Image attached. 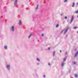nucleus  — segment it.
I'll return each mask as SVG.
<instances>
[{
	"label": "nucleus",
	"instance_id": "17",
	"mask_svg": "<svg viewBox=\"0 0 78 78\" xmlns=\"http://www.w3.org/2000/svg\"><path fill=\"white\" fill-rule=\"evenodd\" d=\"M74 76L75 77H77V76H78V75H77V74H75L74 75Z\"/></svg>",
	"mask_w": 78,
	"mask_h": 78
},
{
	"label": "nucleus",
	"instance_id": "26",
	"mask_svg": "<svg viewBox=\"0 0 78 78\" xmlns=\"http://www.w3.org/2000/svg\"><path fill=\"white\" fill-rule=\"evenodd\" d=\"M48 66H50V63H48Z\"/></svg>",
	"mask_w": 78,
	"mask_h": 78
},
{
	"label": "nucleus",
	"instance_id": "11",
	"mask_svg": "<svg viewBox=\"0 0 78 78\" xmlns=\"http://www.w3.org/2000/svg\"><path fill=\"white\" fill-rule=\"evenodd\" d=\"M72 7H74L75 6V3L74 2H73V5L72 6Z\"/></svg>",
	"mask_w": 78,
	"mask_h": 78
},
{
	"label": "nucleus",
	"instance_id": "10",
	"mask_svg": "<svg viewBox=\"0 0 78 78\" xmlns=\"http://www.w3.org/2000/svg\"><path fill=\"white\" fill-rule=\"evenodd\" d=\"M64 62H62V63H61V66H62V67H63V66H64Z\"/></svg>",
	"mask_w": 78,
	"mask_h": 78
},
{
	"label": "nucleus",
	"instance_id": "9",
	"mask_svg": "<svg viewBox=\"0 0 78 78\" xmlns=\"http://www.w3.org/2000/svg\"><path fill=\"white\" fill-rule=\"evenodd\" d=\"M67 59V57H65L64 59H63V61L64 62V61H66V60Z\"/></svg>",
	"mask_w": 78,
	"mask_h": 78
},
{
	"label": "nucleus",
	"instance_id": "1",
	"mask_svg": "<svg viewBox=\"0 0 78 78\" xmlns=\"http://www.w3.org/2000/svg\"><path fill=\"white\" fill-rule=\"evenodd\" d=\"M74 19V16H73L71 18V21L70 23V24H71V23H72V22H73V20Z\"/></svg>",
	"mask_w": 78,
	"mask_h": 78
},
{
	"label": "nucleus",
	"instance_id": "18",
	"mask_svg": "<svg viewBox=\"0 0 78 78\" xmlns=\"http://www.w3.org/2000/svg\"><path fill=\"white\" fill-rule=\"evenodd\" d=\"M77 28V27H76L73 28V29H76Z\"/></svg>",
	"mask_w": 78,
	"mask_h": 78
},
{
	"label": "nucleus",
	"instance_id": "21",
	"mask_svg": "<svg viewBox=\"0 0 78 78\" xmlns=\"http://www.w3.org/2000/svg\"><path fill=\"white\" fill-rule=\"evenodd\" d=\"M67 0H65L64 1V2H67Z\"/></svg>",
	"mask_w": 78,
	"mask_h": 78
},
{
	"label": "nucleus",
	"instance_id": "8",
	"mask_svg": "<svg viewBox=\"0 0 78 78\" xmlns=\"http://www.w3.org/2000/svg\"><path fill=\"white\" fill-rule=\"evenodd\" d=\"M32 35H33V34H32V33H31V34L29 36V37H28V38L29 39H30V37H31L32 36Z\"/></svg>",
	"mask_w": 78,
	"mask_h": 78
},
{
	"label": "nucleus",
	"instance_id": "12",
	"mask_svg": "<svg viewBox=\"0 0 78 78\" xmlns=\"http://www.w3.org/2000/svg\"><path fill=\"white\" fill-rule=\"evenodd\" d=\"M55 53H56V51H54L53 53V56H55Z\"/></svg>",
	"mask_w": 78,
	"mask_h": 78
},
{
	"label": "nucleus",
	"instance_id": "2",
	"mask_svg": "<svg viewBox=\"0 0 78 78\" xmlns=\"http://www.w3.org/2000/svg\"><path fill=\"white\" fill-rule=\"evenodd\" d=\"M11 28L12 31H14L15 30V28H14V26H12Z\"/></svg>",
	"mask_w": 78,
	"mask_h": 78
},
{
	"label": "nucleus",
	"instance_id": "31",
	"mask_svg": "<svg viewBox=\"0 0 78 78\" xmlns=\"http://www.w3.org/2000/svg\"><path fill=\"white\" fill-rule=\"evenodd\" d=\"M76 5H78V3H76Z\"/></svg>",
	"mask_w": 78,
	"mask_h": 78
},
{
	"label": "nucleus",
	"instance_id": "7",
	"mask_svg": "<svg viewBox=\"0 0 78 78\" xmlns=\"http://www.w3.org/2000/svg\"><path fill=\"white\" fill-rule=\"evenodd\" d=\"M19 24V25H22V21L21 20H20Z\"/></svg>",
	"mask_w": 78,
	"mask_h": 78
},
{
	"label": "nucleus",
	"instance_id": "6",
	"mask_svg": "<svg viewBox=\"0 0 78 78\" xmlns=\"http://www.w3.org/2000/svg\"><path fill=\"white\" fill-rule=\"evenodd\" d=\"M78 55V51H77V52H76L75 54V55L74 56V57H77V55Z\"/></svg>",
	"mask_w": 78,
	"mask_h": 78
},
{
	"label": "nucleus",
	"instance_id": "4",
	"mask_svg": "<svg viewBox=\"0 0 78 78\" xmlns=\"http://www.w3.org/2000/svg\"><path fill=\"white\" fill-rule=\"evenodd\" d=\"M17 0H15L14 3V6H16V5H17Z\"/></svg>",
	"mask_w": 78,
	"mask_h": 78
},
{
	"label": "nucleus",
	"instance_id": "30",
	"mask_svg": "<svg viewBox=\"0 0 78 78\" xmlns=\"http://www.w3.org/2000/svg\"><path fill=\"white\" fill-rule=\"evenodd\" d=\"M37 65H39V63H37Z\"/></svg>",
	"mask_w": 78,
	"mask_h": 78
},
{
	"label": "nucleus",
	"instance_id": "3",
	"mask_svg": "<svg viewBox=\"0 0 78 78\" xmlns=\"http://www.w3.org/2000/svg\"><path fill=\"white\" fill-rule=\"evenodd\" d=\"M6 67L8 70H10V65H7Z\"/></svg>",
	"mask_w": 78,
	"mask_h": 78
},
{
	"label": "nucleus",
	"instance_id": "29",
	"mask_svg": "<svg viewBox=\"0 0 78 78\" xmlns=\"http://www.w3.org/2000/svg\"><path fill=\"white\" fill-rule=\"evenodd\" d=\"M60 53H61L62 52V51H61V50H60Z\"/></svg>",
	"mask_w": 78,
	"mask_h": 78
},
{
	"label": "nucleus",
	"instance_id": "14",
	"mask_svg": "<svg viewBox=\"0 0 78 78\" xmlns=\"http://www.w3.org/2000/svg\"><path fill=\"white\" fill-rule=\"evenodd\" d=\"M38 7H39V5H37V7L36 9H38Z\"/></svg>",
	"mask_w": 78,
	"mask_h": 78
},
{
	"label": "nucleus",
	"instance_id": "13",
	"mask_svg": "<svg viewBox=\"0 0 78 78\" xmlns=\"http://www.w3.org/2000/svg\"><path fill=\"white\" fill-rule=\"evenodd\" d=\"M4 48L6 49V50H7V46H4Z\"/></svg>",
	"mask_w": 78,
	"mask_h": 78
},
{
	"label": "nucleus",
	"instance_id": "35",
	"mask_svg": "<svg viewBox=\"0 0 78 78\" xmlns=\"http://www.w3.org/2000/svg\"><path fill=\"white\" fill-rule=\"evenodd\" d=\"M38 41H39V40H38Z\"/></svg>",
	"mask_w": 78,
	"mask_h": 78
},
{
	"label": "nucleus",
	"instance_id": "25",
	"mask_svg": "<svg viewBox=\"0 0 78 78\" xmlns=\"http://www.w3.org/2000/svg\"><path fill=\"white\" fill-rule=\"evenodd\" d=\"M64 30H63L61 32V33L63 32V31H64Z\"/></svg>",
	"mask_w": 78,
	"mask_h": 78
},
{
	"label": "nucleus",
	"instance_id": "20",
	"mask_svg": "<svg viewBox=\"0 0 78 78\" xmlns=\"http://www.w3.org/2000/svg\"><path fill=\"white\" fill-rule=\"evenodd\" d=\"M65 19H67V16H65Z\"/></svg>",
	"mask_w": 78,
	"mask_h": 78
},
{
	"label": "nucleus",
	"instance_id": "19",
	"mask_svg": "<svg viewBox=\"0 0 78 78\" xmlns=\"http://www.w3.org/2000/svg\"><path fill=\"white\" fill-rule=\"evenodd\" d=\"M75 13H78V10L76 11L75 12Z\"/></svg>",
	"mask_w": 78,
	"mask_h": 78
},
{
	"label": "nucleus",
	"instance_id": "16",
	"mask_svg": "<svg viewBox=\"0 0 78 78\" xmlns=\"http://www.w3.org/2000/svg\"><path fill=\"white\" fill-rule=\"evenodd\" d=\"M37 61H40V60H39V59L38 58H37Z\"/></svg>",
	"mask_w": 78,
	"mask_h": 78
},
{
	"label": "nucleus",
	"instance_id": "34",
	"mask_svg": "<svg viewBox=\"0 0 78 78\" xmlns=\"http://www.w3.org/2000/svg\"><path fill=\"white\" fill-rule=\"evenodd\" d=\"M77 33H78V31H77Z\"/></svg>",
	"mask_w": 78,
	"mask_h": 78
},
{
	"label": "nucleus",
	"instance_id": "33",
	"mask_svg": "<svg viewBox=\"0 0 78 78\" xmlns=\"http://www.w3.org/2000/svg\"><path fill=\"white\" fill-rule=\"evenodd\" d=\"M1 17H2H2H3V16H1Z\"/></svg>",
	"mask_w": 78,
	"mask_h": 78
},
{
	"label": "nucleus",
	"instance_id": "22",
	"mask_svg": "<svg viewBox=\"0 0 78 78\" xmlns=\"http://www.w3.org/2000/svg\"><path fill=\"white\" fill-rule=\"evenodd\" d=\"M67 52H66L65 54V55H67Z\"/></svg>",
	"mask_w": 78,
	"mask_h": 78
},
{
	"label": "nucleus",
	"instance_id": "23",
	"mask_svg": "<svg viewBox=\"0 0 78 78\" xmlns=\"http://www.w3.org/2000/svg\"><path fill=\"white\" fill-rule=\"evenodd\" d=\"M48 50H50V48H48Z\"/></svg>",
	"mask_w": 78,
	"mask_h": 78
},
{
	"label": "nucleus",
	"instance_id": "32",
	"mask_svg": "<svg viewBox=\"0 0 78 78\" xmlns=\"http://www.w3.org/2000/svg\"><path fill=\"white\" fill-rule=\"evenodd\" d=\"M63 15V14H61V16H62Z\"/></svg>",
	"mask_w": 78,
	"mask_h": 78
},
{
	"label": "nucleus",
	"instance_id": "27",
	"mask_svg": "<svg viewBox=\"0 0 78 78\" xmlns=\"http://www.w3.org/2000/svg\"><path fill=\"white\" fill-rule=\"evenodd\" d=\"M42 36H44V34H42Z\"/></svg>",
	"mask_w": 78,
	"mask_h": 78
},
{
	"label": "nucleus",
	"instance_id": "24",
	"mask_svg": "<svg viewBox=\"0 0 78 78\" xmlns=\"http://www.w3.org/2000/svg\"><path fill=\"white\" fill-rule=\"evenodd\" d=\"M74 64H76V62H74Z\"/></svg>",
	"mask_w": 78,
	"mask_h": 78
},
{
	"label": "nucleus",
	"instance_id": "5",
	"mask_svg": "<svg viewBox=\"0 0 78 78\" xmlns=\"http://www.w3.org/2000/svg\"><path fill=\"white\" fill-rule=\"evenodd\" d=\"M69 27H68L67 29H66L65 31V32L64 33V34H66V33H67V31H68V30H69Z\"/></svg>",
	"mask_w": 78,
	"mask_h": 78
},
{
	"label": "nucleus",
	"instance_id": "15",
	"mask_svg": "<svg viewBox=\"0 0 78 78\" xmlns=\"http://www.w3.org/2000/svg\"><path fill=\"white\" fill-rule=\"evenodd\" d=\"M58 27H59V24H57L56 26V28H58Z\"/></svg>",
	"mask_w": 78,
	"mask_h": 78
},
{
	"label": "nucleus",
	"instance_id": "28",
	"mask_svg": "<svg viewBox=\"0 0 78 78\" xmlns=\"http://www.w3.org/2000/svg\"><path fill=\"white\" fill-rule=\"evenodd\" d=\"M43 77L44 78H45V75L43 76Z\"/></svg>",
	"mask_w": 78,
	"mask_h": 78
}]
</instances>
